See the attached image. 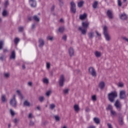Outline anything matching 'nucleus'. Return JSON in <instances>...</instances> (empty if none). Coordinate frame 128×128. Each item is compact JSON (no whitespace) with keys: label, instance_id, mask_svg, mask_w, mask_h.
<instances>
[{"label":"nucleus","instance_id":"nucleus-1","mask_svg":"<svg viewBox=\"0 0 128 128\" xmlns=\"http://www.w3.org/2000/svg\"><path fill=\"white\" fill-rule=\"evenodd\" d=\"M80 18L82 20H86L82 22V27L79 28V30H80L82 34H86V30L88 28V26H90V22L86 20V16H80Z\"/></svg>","mask_w":128,"mask_h":128},{"label":"nucleus","instance_id":"nucleus-2","mask_svg":"<svg viewBox=\"0 0 128 128\" xmlns=\"http://www.w3.org/2000/svg\"><path fill=\"white\" fill-rule=\"evenodd\" d=\"M103 30L106 40L107 42H110V40H111V37L110 35L108 32V27H106V26H104L103 28Z\"/></svg>","mask_w":128,"mask_h":128},{"label":"nucleus","instance_id":"nucleus-3","mask_svg":"<svg viewBox=\"0 0 128 128\" xmlns=\"http://www.w3.org/2000/svg\"><path fill=\"white\" fill-rule=\"evenodd\" d=\"M70 12L72 14H76V5L74 1L70 2Z\"/></svg>","mask_w":128,"mask_h":128},{"label":"nucleus","instance_id":"nucleus-4","mask_svg":"<svg viewBox=\"0 0 128 128\" xmlns=\"http://www.w3.org/2000/svg\"><path fill=\"white\" fill-rule=\"evenodd\" d=\"M118 96V93L116 92H113L108 94V100L111 102H114V98Z\"/></svg>","mask_w":128,"mask_h":128},{"label":"nucleus","instance_id":"nucleus-5","mask_svg":"<svg viewBox=\"0 0 128 128\" xmlns=\"http://www.w3.org/2000/svg\"><path fill=\"white\" fill-rule=\"evenodd\" d=\"M10 104L13 108H16L18 106V102L16 100V95H14L13 98L10 100Z\"/></svg>","mask_w":128,"mask_h":128},{"label":"nucleus","instance_id":"nucleus-6","mask_svg":"<svg viewBox=\"0 0 128 128\" xmlns=\"http://www.w3.org/2000/svg\"><path fill=\"white\" fill-rule=\"evenodd\" d=\"M89 72L93 76L94 78H96V72L94 68L92 67H90L88 69Z\"/></svg>","mask_w":128,"mask_h":128},{"label":"nucleus","instance_id":"nucleus-7","mask_svg":"<svg viewBox=\"0 0 128 128\" xmlns=\"http://www.w3.org/2000/svg\"><path fill=\"white\" fill-rule=\"evenodd\" d=\"M114 106L118 110H120V108H122V104H120V100H117Z\"/></svg>","mask_w":128,"mask_h":128},{"label":"nucleus","instance_id":"nucleus-8","mask_svg":"<svg viewBox=\"0 0 128 128\" xmlns=\"http://www.w3.org/2000/svg\"><path fill=\"white\" fill-rule=\"evenodd\" d=\"M64 75H62L60 77V80L59 81V84L60 86H64Z\"/></svg>","mask_w":128,"mask_h":128},{"label":"nucleus","instance_id":"nucleus-9","mask_svg":"<svg viewBox=\"0 0 128 128\" xmlns=\"http://www.w3.org/2000/svg\"><path fill=\"white\" fill-rule=\"evenodd\" d=\"M29 4L32 8H36V0H29Z\"/></svg>","mask_w":128,"mask_h":128},{"label":"nucleus","instance_id":"nucleus-10","mask_svg":"<svg viewBox=\"0 0 128 128\" xmlns=\"http://www.w3.org/2000/svg\"><path fill=\"white\" fill-rule=\"evenodd\" d=\"M120 98H121L122 100H123L124 98H126V91L125 90H121L120 92Z\"/></svg>","mask_w":128,"mask_h":128},{"label":"nucleus","instance_id":"nucleus-11","mask_svg":"<svg viewBox=\"0 0 128 128\" xmlns=\"http://www.w3.org/2000/svg\"><path fill=\"white\" fill-rule=\"evenodd\" d=\"M98 86L100 90H104L106 86V83L102 81L99 83Z\"/></svg>","mask_w":128,"mask_h":128},{"label":"nucleus","instance_id":"nucleus-12","mask_svg":"<svg viewBox=\"0 0 128 128\" xmlns=\"http://www.w3.org/2000/svg\"><path fill=\"white\" fill-rule=\"evenodd\" d=\"M68 54L70 56H72L74 54V48L72 47H70L68 48Z\"/></svg>","mask_w":128,"mask_h":128},{"label":"nucleus","instance_id":"nucleus-13","mask_svg":"<svg viewBox=\"0 0 128 128\" xmlns=\"http://www.w3.org/2000/svg\"><path fill=\"white\" fill-rule=\"evenodd\" d=\"M94 54L96 58H100V56H102V52L98 50H96L94 52Z\"/></svg>","mask_w":128,"mask_h":128},{"label":"nucleus","instance_id":"nucleus-14","mask_svg":"<svg viewBox=\"0 0 128 128\" xmlns=\"http://www.w3.org/2000/svg\"><path fill=\"white\" fill-rule=\"evenodd\" d=\"M74 108L76 112H80V106L78 104H74Z\"/></svg>","mask_w":128,"mask_h":128},{"label":"nucleus","instance_id":"nucleus-15","mask_svg":"<svg viewBox=\"0 0 128 128\" xmlns=\"http://www.w3.org/2000/svg\"><path fill=\"white\" fill-rule=\"evenodd\" d=\"M44 40L40 39L39 40V46H40V48H42V46H44Z\"/></svg>","mask_w":128,"mask_h":128},{"label":"nucleus","instance_id":"nucleus-16","mask_svg":"<svg viewBox=\"0 0 128 128\" xmlns=\"http://www.w3.org/2000/svg\"><path fill=\"white\" fill-rule=\"evenodd\" d=\"M84 4V1H82V0L78 2V8H82Z\"/></svg>","mask_w":128,"mask_h":128},{"label":"nucleus","instance_id":"nucleus-17","mask_svg":"<svg viewBox=\"0 0 128 128\" xmlns=\"http://www.w3.org/2000/svg\"><path fill=\"white\" fill-rule=\"evenodd\" d=\"M16 94L20 98H24V96H22V92H20V90H16Z\"/></svg>","mask_w":128,"mask_h":128},{"label":"nucleus","instance_id":"nucleus-18","mask_svg":"<svg viewBox=\"0 0 128 128\" xmlns=\"http://www.w3.org/2000/svg\"><path fill=\"white\" fill-rule=\"evenodd\" d=\"M10 58V60H14L16 58V52L14 51L12 52Z\"/></svg>","mask_w":128,"mask_h":128},{"label":"nucleus","instance_id":"nucleus-19","mask_svg":"<svg viewBox=\"0 0 128 128\" xmlns=\"http://www.w3.org/2000/svg\"><path fill=\"white\" fill-rule=\"evenodd\" d=\"M93 120L94 122H95V124H100V120L98 118H94Z\"/></svg>","mask_w":128,"mask_h":128},{"label":"nucleus","instance_id":"nucleus-20","mask_svg":"<svg viewBox=\"0 0 128 128\" xmlns=\"http://www.w3.org/2000/svg\"><path fill=\"white\" fill-rule=\"evenodd\" d=\"M98 1L94 2L92 4L93 8H98Z\"/></svg>","mask_w":128,"mask_h":128},{"label":"nucleus","instance_id":"nucleus-21","mask_svg":"<svg viewBox=\"0 0 128 128\" xmlns=\"http://www.w3.org/2000/svg\"><path fill=\"white\" fill-rule=\"evenodd\" d=\"M88 37L90 38H94V32H90V33H88Z\"/></svg>","mask_w":128,"mask_h":128},{"label":"nucleus","instance_id":"nucleus-22","mask_svg":"<svg viewBox=\"0 0 128 128\" xmlns=\"http://www.w3.org/2000/svg\"><path fill=\"white\" fill-rule=\"evenodd\" d=\"M10 112L11 116H16V112H14V110L10 109Z\"/></svg>","mask_w":128,"mask_h":128},{"label":"nucleus","instance_id":"nucleus-23","mask_svg":"<svg viewBox=\"0 0 128 128\" xmlns=\"http://www.w3.org/2000/svg\"><path fill=\"white\" fill-rule=\"evenodd\" d=\"M54 118L56 122H60V117L58 115L54 116Z\"/></svg>","mask_w":128,"mask_h":128},{"label":"nucleus","instance_id":"nucleus-24","mask_svg":"<svg viewBox=\"0 0 128 128\" xmlns=\"http://www.w3.org/2000/svg\"><path fill=\"white\" fill-rule=\"evenodd\" d=\"M107 16H112V12L110 10H108L107 12Z\"/></svg>","mask_w":128,"mask_h":128},{"label":"nucleus","instance_id":"nucleus-25","mask_svg":"<svg viewBox=\"0 0 128 128\" xmlns=\"http://www.w3.org/2000/svg\"><path fill=\"white\" fill-rule=\"evenodd\" d=\"M24 106H30V102L28 100H26L24 102Z\"/></svg>","mask_w":128,"mask_h":128},{"label":"nucleus","instance_id":"nucleus-26","mask_svg":"<svg viewBox=\"0 0 128 128\" xmlns=\"http://www.w3.org/2000/svg\"><path fill=\"white\" fill-rule=\"evenodd\" d=\"M38 100H39L40 102H44V96H40L38 98Z\"/></svg>","mask_w":128,"mask_h":128},{"label":"nucleus","instance_id":"nucleus-27","mask_svg":"<svg viewBox=\"0 0 128 128\" xmlns=\"http://www.w3.org/2000/svg\"><path fill=\"white\" fill-rule=\"evenodd\" d=\"M106 110H112V106L110 104H108V107L106 108Z\"/></svg>","mask_w":128,"mask_h":128},{"label":"nucleus","instance_id":"nucleus-28","mask_svg":"<svg viewBox=\"0 0 128 128\" xmlns=\"http://www.w3.org/2000/svg\"><path fill=\"white\" fill-rule=\"evenodd\" d=\"M2 100L3 102H6V96L4 95L2 96Z\"/></svg>","mask_w":128,"mask_h":128},{"label":"nucleus","instance_id":"nucleus-29","mask_svg":"<svg viewBox=\"0 0 128 128\" xmlns=\"http://www.w3.org/2000/svg\"><path fill=\"white\" fill-rule=\"evenodd\" d=\"M42 82L44 84H48V78H44L42 80Z\"/></svg>","mask_w":128,"mask_h":128},{"label":"nucleus","instance_id":"nucleus-30","mask_svg":"<svg viewBox=\"0 0 128 128\" xmlns=\"http://www.w3.org/2000/svg\"><path fill=\"white\" fill-rule=\"evenodd\" d=\"M124 84L122 82H120L118 84V86L119 88H124Z\"/></svg>","mask_w":128,"mask_h":128},{"label":"nucleus","instance_id":"nucleus-31","mask_svg":"<svg viewBox=\"0 0 128 128\" xmlns=\"http://www.w3.org/2000/svg\"><path fill=\"white\" fill-rule=\"evenodd\" d=\"M50 94H52V90L47 91L46 93V96H50Z\"/></svg>","mask_w":128,"mask_h":128},{"label":"nucleus","instance_id":"nucleus-32","mask_svg":"<svg viewBox=\"0 0 128 128\" xmlns=\"http://www.w3.org/2000/svg\"><path fill=\"white\" fill-rule=\"evenodd\" d=\"M8 11L6 10H4L3 12H2V16H8Z\"/></svg>","mask_w":128,"mask_h":128},{"label":"nucleus","instance_id":"nucleus-33","mask_svg":"<svg viewBox=\"0 0 128 128\" xmlns=\"http://www.w3.org/2000/svg\"><path fill=\"white\" fill-rule=\"evenodd\" d=\"M56 108V105L54 104H50V110H54Z\"/></svg>","mask_w":128,"mask_h":128},{"label":"nucleus","instance_id":"nucleus-34","mask_svg":"<svg viewBox=\"0 0 128 128\" xmlns=\"http://www.w3.org/2000/svg\"><path fill=\"white\" fill-rule=\"evenodd\" d=\"M46 68H47V70H48L49 68H50V63L47 62L46 63Z\"/></svg>","mask_w":128,"mask_h":128},{"label":"nucleus","instance_id":"nucleus-35","mask_svg":"<svg viewBox=\"0 0 128 128\" xmlns=\"http://www.w3.org/2000/svg\"><path fill=\"white\" fill-rule=\"evenodd\" d=\"M64 30V27H60L58 28L59 32H62Z\"/></svg>","mask_w":128,"mask_h":128},{"label":"nucleus","instance_id":"nucleus-36","mask_svg":"<svg viewBox=\"0 0 128 128\" xmlns=\"http://www.w3.org/2000/svg\"><path fill=\"white\" fill-rule=\"evenodd\" d=\"M92 100H93V102H96V96L93 95L92 96Z\"/></svg>","mask_w":128,"mask_h":128},{"label":"nucleus","instance_id":"nucleus-37","mask_svg":"<svg viewBox=\"0 0 128 128\" xmlns=\"http://www.w3.org/2000/svg\"><path fill=\"white\" fill-rule=\"evenodd\" d=\"M2 46H4V40L0 41V50L2 48Z\"/></svg>","mask_w":128,"mask_h":128},{"label":"nucleus","instance_id":"nucleus-38","mask_svg":"<svg viewBox=\"0 0 128 128\" xmlns=\"http://www.w3.org/2000/svg\"><path fill=\"white\" fill-rule=\"evenodd\" d=\"M34 20H36V22H40V18L38 16L33 17Z\"/></svg>","mask_w":128,"mask_h":128},{"label":"nucleus","instance_id":"nucleus-39","mask_svg":"<svg viewBox=\"0 0 128 128\" xmlns=\"http://www.w3.org/2000/svg\"><path fill=\"white\" fill-rule=\"evenodd\" d=\"M70 91V90L66 88L64 90V92L65 94H68V92Z\"/></svg>","mask_w":128,"mask_h":128},{"label":"nucleus","instance_id":"nucleus-40","mask_svg":"<svg viewBox=\"0 0 128 128\" xmlns=\"http://www.w3.org/2000/svg\"><path fill=\"white\" fill-rule=\"evenodd\" d=\"M15 44H18V42H20V39L18 38H16L14 40Z\"/></svg>","mask_w":128,"mask_h":128},{"label":"nucleus","instance_id":"nucleus-41","mask_svg":"<svg viewBox=\"0 0 128 128\" xmlns=\"http://www.w3.org/2000/svg\"><path fill=\"white\" fill-rule=\"evenodd\" d=\"M120 18L122 20H128V17L126 16H120Z\"/></svg>","mask_w":128,"mask_h":128},{"label":"nucleus","instance_id":"nucleus-42","mask_svg":"<svg viewBox=\"0 0 128 128\" xmlns=\"http://www.w3.org/2000/svg\"><path fill=\"white\" fill-rule=\"evenodd\" d=\"M48 40H54V37L52 36H48L47 38Z\"/></svg>","mask_w":128,"mask_h":128},{"label":"nucleus","instance_id":"nucleus-43","mask_svg":"<svg viewBox=\"0 0 128 128\" xmlns=\"http://www.w3.org/2000/svg\"><path fill=\"white\" fill-rule=\"evenodd\" d=\"M8 4H9L8 0H6V1L5 3L4 4L5 8H6V6H8Z\"/></svg>","mask_w":128,"mask_h":128},{"label":"nucleus","instance_id":"nucleus-44","mask_svg":"<svg viewBox=\"0 0 128 128\" xmlns=\"http://www.w3.org/2000/svg\"><path fill=\"white\" fill-rule=\"evenodd\" d=\"M111 114L112 116H116V112L114 111L113 110H110Z\"/></svg>","mask_w":128,"mask_h":128},{"label":"nucleus","instance_id":"nucleus-45","mask_svg":"<svg viewBox=\"0 0 128 128\" xmlns=\"http://www.w3.org/2000/svg\"><path fill=\"white\" fill-rule=\"evenodd\" d=\"M28 118H34V116H32V113L29 114L28 116Z\"/></svg>","mask_w":128,"mask_h":128},{"label":"nucleus","instance_id":"nucleus-46","mask_svg":"<svg viewBox=\"0 0 128 128\" xmlns=\"http://www.w3.org/2000/svg\"><path fill=\"white\" fill-rule=\"evenodd\" d=\"M18 31L20 32H24V27H19Z\"/></svg>","mask_w":128,"mask_h":128},{"label":"nucleus","instance_id":"nucleus-47","mask_svg":"<svg viewBox=\"0 0 128 128\" xmlns=\"http://www.w3.org/2000/svg\"><path fill=\"white\" fill-rule=\"evenodd\" d=\"M118 6H122V1L120 0H118Z\"/></svg>","mask_w":128,"mask_h":128},{"label":"nucleus","instance_id":"nucleus-48","mask_svg":"<svg viewBox=\"0 0 128 128\" xmlns=\"http://www.w3.org/2000/svg\"><path fill=\"white\" fill-rule=\"evenodd\" d=\"M108 128H112V124L108 123Z\"/></svg>","mask_w":128,"mask_h":128},{"label":"nucleus","instance_id":"nucleus-49","mask_svg":"<svg viewBox=\"0 0 128 128\" xmlns=\"http://www.w3.org/2000/svg\"><path fill=\"white\" fill-rule=\"evenodd\" d=\"M14 122L15 123V124H17V122H18V118H14Z\"/></svg>","mask_w":128,"mask_h":128},{"label":"nucleus","instance_id":"nucleus-50","mask_svg":"<svg viewBox=\"0 0 128 128\" xmlns=\"http://www.w3.org/2000/svg\"><path fill=\"white\" fill-rule=\"evenodd\" d=\"M5 78H8L10 76V73H6L4 74Z\"/></svg>","mask_w":128,"mask_h":128},{"label":"nucleus","instance_id":"nucleus-51","mask_svg":"<svg viewBox=\"0 0 128 128\" xmlns=\"http://www.w3.org/2000/svg\"><path fill=\"white\" fill-rule=\"evenodd\" d=\"M80 16H88V14L84 13L83 14L80 15Z\"/></svg>","mask_w":128,"mask_h":128},{"label":"nucleus","instance_id":"nucleus-52","mask_svg":"<svg viewBox=\"0 0 128 128\" xmlns=\"http://www.w3.org/2000/svg\"><path fill=\"white\" fill-rule=\"evenodd\" d=\"M62 40H66V36L64 35V36H62Z\"/></svg>","mask_w":128,"mask_h":128},{"label":"nucleus","instance_id":"nucleus-53","mask_svg":"<svg viewBox=\"0 0 128 128\" xmlns=\"http://www.w3.org/2000/svg\"><path fill=\"white\" fill-rule=\"evenodd\" d=\"M60 2V6H63L64 5V2H62V0H58Z\"/></svg>","mask_w":128,"mask_h":128},{"label":"nucleus","instance_id":"nucleus-54","mask_svg":"<svg viewBox=\"0 0 128 128\" xmlns=\"http://www.w3.org/2000/svg\"><path fill=\"white\" fill-rule=\"evenodd\" d=\"M54 6H52L51 8V12H54Z\"/></svg>","mask_w":128,"mask_h":128},{"label":"nucleus","instance_id":"nucleus-55","mask_svg":"<svg viewBox=\"0 0 128 128\" xmlns=\"http://www.w3.org/2000/svg\"><path fill=\"white\" fill-rule=\"evenodd\" d=\"M4 58H6V57H4V56H2L0 58V60H4Z\"/></svg>","mask_w":128,"mask_h":128},{"label":"nucleus","instance_id":"nucleus-56","mask_svg":"<svg viewBox=\"0 0 128 128\" xmlns=\"http://www.w3.org/2000/svg\"><path fill=\"white\" fill-rule=\"evenodd\" d=\"M127 16L126 13H123L120 15V16Z\"/></svg>","mask_w":128,"mask_h":128},{"label":"nucleus","instance_id":"nucleus-57","mask_svg":"<svg viewBox=\"0 0 128 128\" xmlns=\"http://www.w3.org/2000/svg\"><path fill=\"white\" fill-rule=\"evenodd\" d=\"M28 86H32V82H28Z\"/></svg>","mask_w":128,"mask_h":128},{"label":"nucleus","instance_id":"nucleus-58","mask_svg":"<svg viewBox=\"0 0 128 128\" xmlns=\"http://www.w3.org/2000/svg\"><path fill=\"white\" fill-rule=\"evenodd\" d=\"M96 32L98 36H100V34L98 33V31H96Z\"/></svg>","mask_w":128,"mask_h":128},{"label":"nucleus","instance_id":"nucleus-59","mask_svg":"<svg viewBox=\"0 0 128 128\" xmlns=\"http://www.w3.org/2000/svg\"><path fill=\"white\" fill-rule=\"evenodd\" d=\"M36 108H37V110H40V106H38L36 107Z\"/></svg>","mask_w":128,"mask_h":128},{"label":"nucleus","instance_id":"nucleus-60","mask_svg":"<svg viewBox=\"0 0 128 128\" xmlns=\"http://www.w3.org/2000/svg\"><path fill=\"white\" fill-rule=\"evenodd\" d=\"M36 28V24H33L32 25V28Z\"/></svg>","mask_w":128,"mask_h":128},{"label":"nucleus","instance_id":"nucleus-61","mask_svg":"<svg viewBox=\"0 0 128 128\" xmlns=\"http://www.w3.org/2000/svg\"><path fill=\"white\" fill-rule=\"evenodd\" d=\"M124 40H126V42H128V38H124Z\"/></svg>","mask_w":128,"mask_h":128},{"label":"nucleus","instance_id":"nucleus-62","mask_svg":"<svg viewBox=\"0 0 128 128\" xmlns=\"http://www.w3.org/2000/svg\"><path fill=\"white\" fill-rule=\"evenodd\" d=\"M60 22H64V19H60Z\"/></svg>","mask_w":128,"mask_h":128},{"label":"nucleus","instance_id":"nucleus-63","mask_svg":"<svg viewBox=\"0 0 128 128\" xmlns=\"http://www.w3.org/2000/svg\"><path fill=\"white\" fill-rule=\"evenodd\" d=\"M34 122H30V126H32V124H34Z\"/></svg>","mask_w":128,"mask_h":128},{"label":"nucleus","instance_id":"nucleus-64","mask_svg":"<svg viewBox=\"0 0 128 128\" xmlns=\"http://www.w3.org/2000/svg\"><path fill=\"white\" fill-rule=\"evenodd\" d=\"M62 128H68V127L66 126H64Z\"/></svg>","mask_w":128,"mask_h":128}]
</instances>
